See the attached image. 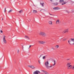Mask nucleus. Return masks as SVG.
Here are the masks:
<instances>
[{"mask_svg":"<svg viewBox=\"0 0 74 74\" xmlns=\"http://www.w3.org/2000/svg\"><path fill=\"white\" fill-rule=\"evenodd\" d=\"M0 33H2L3 32V31L1 30H0Z\"/></svg>","mask_w":74,"mask_h":74,"instance_id":"28","label":"nucleus"},{"mask_svg":"<svg viewBox=\"0 0 74 74\" xmlns=\"http://www.w3.org/2000/svg\"><path fill=\"white\" fill-rule=\"evenodd\" d=\"M40 73H41L40 71H39L36 70L34 71L33 72V74H40Z\"/></svg>","mask_w":74,"mask_h":74,"instance_id":"6","label":"nucleus"},{"mask_svg":"<svg viewBox=\"0 0 74 74\" xmlns=\"http://www.w3.org/2000/svg\"><path fill=\"white\" fill-rule=\"evenodd\" d=\"M37 12V11L36 10H33V13L34 14H36Z\"/></svg>","mask_w":74,"mask_h":74,"instance_id":"13","label":"nucleus"},{"mask_svg":"<svg viewBox=\"0 0 74 74\" xmlns=\"http://www.w3.org/2000/svg\"><path fill=\"white\" fill-rule=\"evenodd\" d=\"M39 43H40V44H45V41H38Z\"/></svg>","mask_w":74,"mask_h":74,"instance_id":"9","label":"nucleus"},{"mask_svg":"<svg viewBox=\"0 0 74 74\" xmlns=\"http://www.w3.org/2000/svg\"><path fill=\"white\" fill-rule=\"evenodd\" d=\"M5 38H6L5 36L3 35V42L4 44H7V41H6V40H5Z\"/></svg>","mask_w":74,"mask_h":74,"instance_id":"5","label":"nucleus"},{"mask_svg":"<svg viewBox=\"0 0 74 74\" xmlns=\"http://www.w3.org/2000/svg\"><path fill=\"white\" fill-rule=\"evenodd\" d=\"M71 69H73V70H74V65L73 66L72 65V67H71Z\"/></svg>","mask_w":74,"mask_h":74,"instance_id":"17","label":"nucleus"},{"mask_svg":"<svg viewBox=\"0 0 74 74\" xmlns=\"http://www.w3.org/2000/svg\"><path fill=\"white\" fill-rule=\"evenodd\" d=\"M32 47V45H30L29 46V47Z\"/></svg>","mask_w":74,"mask_h":74,"instance_id":"36","label":"nucleus"},{"mask_svg":"<svg viewBox=\"0 0 74 74\" xmlns=\"http://www.w3.org/2000/svg\"><path fill=\"white\" fill-rule=\"evenodd\" d=\"M25 38H27V39H28V40H29V36L27 35L25 36Z\"/></svg>","mask_w":74,"mask_h":74,"instance_id":"11","label":"nucleus"},{"mask_svg":"<svg viewBox=\"0 0 74 74\" xmlns=\"http://www.w3.org/2000/svg\"><path fill=\"white\" fill-rule=\"evenodd\" d=\"M39 35L40 36H42L44 37H46V33L45 32L40 31L39 32Z\"/></svg>","mask_w":74,"mask_h":74,"instance_id":"3","label":"nucleus"},{"mask_svg":"<svg viewBox=\"0 0 74 74\" xmlns=\"http://www.w3.org/2000/svg\"><path fill=\"white\" fill-rule=\"evenodd\" d=\"M69 31V29L68 28V29H65L63 31V33H68Z\"/></svg>","mask_w":74,"mask_h":74,"instance_id":"7","label":"nucleus"},{"mask_svg":"<svg viewBox=\"0 0 74 74\" xmlns=\"http://www.w3.org/2000/svg\"><path fill=\"white\" fill-rule=\"evenodd\" d=\"M38 63H40V64L41 63V62H40V60H38Z\"/></svg>","mask_w":74,"mask_h":74,"instance_id":"29","label":"nucleus"},{"mask_svg":"<svg viewBox=\"0 0 74 74\" xmlns=\"http://www.w3.org/2000/svg\"><path fill=\"white\" fill-rule=\"evenodd\" d=\"M45 58H46V56H44L43 57V59H45Z\"/></svg>","mask_w":74,"mask_h":74,"instance_id":"22","label":"nucleus"},{"mask_svg":"<svg viewBox=\"0 0 74 74\" xmlns=\"http://www.w3.org/2000/svg\"><path fill=\"white\" fill-rule=\"evenodd\" d=\"M42 56V55H41L40 56V57H41V56Z\"/></svg>","mask_w":74,"mask_h":74,"instance_id":"34","label":"nucleus"},{"mask_svg":"<svg viewBox=\"0 0 74 74\" xmlns=\"http://www.w3.org/2000/svg\"><path fill=\"white\" fill-rule=\"evenodd\" d=\"M12 10L11 9L8 12V13H10V12H12Z\"/></svg>","mask_w":74,"mask_h":74,"instance_id":"19","label":"nucleus"},{"mask_svg":"<svg viewBox=\"0 0 74 74\" xmlns=\"http://www.w3.org/2000/svg\"><path fill=\"white\" fill-rule=\"evenodd\" d=\"M42 5V7H43L44 6V3H40Z\"/></svg>","mask_w":74,"mask_h":74,"instance_id":"25","label":"nucleus"},{"mask_svg":"<svg viewBox=\"0 0 74 74\" xmlns=\"http://www.w3.org/2000/svg\"><path fill=\"white\" fill-rule=\"evenodd\" d=\"M67 40V39L65 38L63 40V41H66V40Z\"/></svg>","mask_w":74,"mask_h":74,"instance_id":"21","label":"nucleus"},{"mask_svg":"<svg viewBox=\"0 0 74 74\" xmlns=\"http://www.w3.org/2000/svg\"><path fill=\"white\" fill-rule=\"evenodd\" d=\"M45 65L46 67H47V61L45 63Z\"/></svg>","mask_w":74,"mask_h":74,"instance_id":"26","label":"nucleus"},{"mask_svg":"<svg viewBox=\"0 0 74 74\" xmlns=\"http://www.w3.org/2000/svg\"><path fill=\"white\" fill-rule=\"evenodd\" d=\"M51 49H54V48H53V47H52Z\"/></svg>","mask_w":74,"mask_h":74,"instance_id":"32","label":"nucleus"},{"mask_svg":"<svg viewBox=\"0 0 74 74\" xmlns=\"http://www.w3.org/2000/svg\"><path fill=\"white\" fill-rule=\"evenodd\" d=\"M55 47L56 49H58L59 48V45H57L55 46Z\"/></svg>","mask_w":74,"mask_h":74,"instance_id":"18","label":"nucleus"},{"mask_svg":"<svg viewBox=\"0 0 74 74\" xmlns=\"http://www.w3.org/2000/svg\"><path fill=\"white\" fill-rule=\"evenodd\" d=\"M70 60V59H67V60Z\"/></svg>","mask_w":74,"mask_h":74,"instance_id":"33","label":"nucleus"},{"mask_svg":"<svg viewBox=\"0 0 74 74\" xmlns=\"http://www.w3.org/2000/svg\"><path fill=\"white\" fill-rule=\"evenodd\" d=\"M42 71H43V72H44V70H42Z\"/></svg>","mask_w":74,"mask_h":74,"instance_id":"37","label":"nucleus"},{"mask_svg":"<svg viewBox=\"0 0 74 74\" xmlns=\"http://www.w3.org/2000/svg\"><path fill=\"white\" fill-rule=\"evenodd\" d=\"M42 5V7H43L44 6V3H40Z\"/></svg>","mask_w":74,"mask_h":74,"instance_id":"24","label":"nucleus"},{"mask_svg":"<svg viewBox=\"0 0 74 74\" xmlns=\"http://www.w3.org/2000/svg\"><path fill=\"white\" fill-rule=\"evenodd\" d=\"M53 9L54 10H59V8L58 7H56L53 8Z\"/></svg>","mask_w":74,"mask_h":74,"instance_id":"12","label":"nucleus"},{"mask_svg":"<svg viewBox=\"0 0 74 74\" xmlns=\"http://www.w3.org/2000/svg\"><path fill=\"white\" fill-rule=\"evenodd\" d=\"M28 67H30V68H31V69H35V68L34 66H33V65H29L28 66Z\"/></svg>","mask_w":74,"mask_h":74,"instance_id":"8","label":"nucleus"},{"mask_svg":"<svg viewBox=\"0 0 74 74\" xmlns=\"http://www.w3.org/2000/svg\"><path fill=\"white\" fill-rule=\"evenodd\" d=\"M49 14H50V15H53V14H50V13H49Z\"/></svg>","mask_w":74,"mask_h":74,"instance_id":"30","label":"nucleus"},{"mask_svg":"<svg viewBox=\"0 0 74 74\" xmlns=\"http://www.w3.org/2000/svg\"><path fill=\"white\" fill-rule=\"evenodd\" d=\"M58 4V3H56L54 4V5H57Z\"/></svg>","mask_w":74,"mask_h":74,"instance_id":"23","label":"nucleus"},{"mask_svg":"<svg viewBox=\"0 0 74 74\" xmlns=\"http://www.w3.org/2000/svg\"><path fill=\"white\" fill-rule=\"evenodd\" d=\"M68 43L70 45H74V38H71L68 40Z\"/></svg>","mask_w":74,"mask_h":74,"instance_id":"2","label":"nucleus"},{"mask_svg":"<svg viewBox=\"0 0 74 74\" xmlns=\"http://www.w3.org/2000/svg\"><path fill=\"white\" fill-rule=\"evenodd\" d=\"M62 39H63V38H61V40H62Z\"/></svg>","mask_w":74,"mask_h":74,"instance_id":"40","label":"nucleus"},{"mask_svg":"<svg viewBox=\"0 0 74 74\" xmlns=\"http://www.w3.org/2000/svg\"><path fill=\"white\" fill-rule=\"evenodd\" d=\"M19 50H18L17 51L18 53H19Z\"/></svg>","mask_w":74,"mask_h":74,"instance_id":"31","label":"nucleus"},{"mask_svg":"<svg viewBox=\"0 0 74 74\" xmlns=\"http://www.w3.org/2000/svg\"><path fill=\"white\" fill-rule=\"evenodd\" d=\"M49 25H52V22L51 21H50L49 22Z\"/></svg>","mask_w":74,"mask_h":74,"instance_id":"14","label":"nucleus"},{"mask_svg":"<svg viewBox=\"0 0 74 74\" xmlns=\"http://www.w3.org/2000/svg\"><path fill=\"white\" fill-rule=\"evenodd\" d=\"M2 21H3V18L2 19Z\"/></svg>","mask_w":74,"mask_h":74,"instance_id":"38","label":"nucleus"},{"mask_svg":"<svg viewBox=\"0 0 74 74\" xmlns=\"http://www.w3.org/2000/svg\"><path fill=\"white\" fill-rule=\"evenodd\" d=\"M19 13H20V14H22L23 12V10H21L19 11L18 12Z\"/></svg>","mask_w":74,"mask_h":74,"instance_id":"15","label":"nucleus"},{"mask_svg":"<svg viewBox=\"0 0 74 74\" xmlns=\"http://www.w3.org/2000/svg\"><path fill=\"white\" fill-rule=\"evenodd\" d=\"M6 11V8H5V10L4 11V12H5Z\"/></svg>","mask_w":74,"mask_h":74,"instance_id":"27","label":"nucleus"},{"mask_svg":"<svg viewBox=\"0 0 74 74\" xmlns=\"http://www.w3.org/2000/svg\"><path fill=\"white\" fill-rule=\"evenodd\" d=\"M56 64V62H55V60H54V64L51 65H50V64H49V62H48V61H47V68L48 69H49L50 70H51V67H52V66H54Z\"/></svg>","mask_w":74,"mask_h":74,"instance_id":"1","label":"nucleus"},{"mask_svg":"<svg viewBox=\"0 0 74 74\" xmlns=\"http://www.w3.org/2000/svg\"><path fill=\"white\" fill-rule=\"evenodd\" d=\"M66 3H67V2H64L62 4V5H64V4H66Z\"/></svg>","mask_w":74,"mask_h":74,"instance_id":"20","label":"nucleus"},{"mask_svg":"<svg viewBox=\"0 0 74 74\" xmlns=\"http://www.w3.org/2000/svg\"><path fill=\"white\" fill-rule=\"evenodd\" d=\"M60 23V20H59V19H58L57 20L56 22V24H57V25H58Z\"/></svg>","mask_w":74,"mask_h":74,"instance_id":"10","label":"nucleus"},{"mask_svg":"<svg viewBox=\"0 0 74 74\" xmlns=\"http://www.w3.org/2000/svg\"><path fill=\"white\" fill-rule=\"evenodd\" d=\"M59 2L60 3H63L64 2V1L63 0H60Z\"/></svg>","mask_w":74,"mask_h":74,"instance_id":"16","label":"nucleus"},{"mask_svg":"<svg viewBox=\"0 0 74 74\" xmlns=\"http://www.w3.org/2000/svg\"><path fill=\"white\" fill-rule=\"evenodd\" d=\"M44 11H45V10H44Z\"/></svg>","mask_w":74,"mask_h":74,"instance_id":"41","label":"nucleus"},{"mask_svg":"<svg viewBox=\"0 0 74 74\" xmlns=\"http://www.w3.org/2000/svg\"><path fill=\"white\" fill-rule=\"evenodd\" d=\"M51 1H52V0H50Z\"/></svg>","mask_w":74,"mask_h":74,"instance_id":"39","label":"nucleus"},{"mask_svg":"<svg viewBox=\"0 0 74 74\" xmlns=\"http://www.w3.org/2000/svg\"><path fill=\"white\" fill-rule=\"evenodd\" d=\"M66 12H68V11L67 10H66Z\"/></svg>","mask_w":74,"mask_h":74,"instance_id":"35","label":"nucleus"},{"mask_svg":"<svg viewBox=\"0 0 74 74\" xmlns=\"http://www.w3.org/2000/svg\"><path fill=\"white\" fill-rule=\"evenodd\" d=\"M71 62H68L67 63L66 66H67L68 69H71V68L72 67V65Z\"/></svg>","mask_w":74,"mask_h":74,"instance_id":"4","label":"nucleus"}]
</instances>
